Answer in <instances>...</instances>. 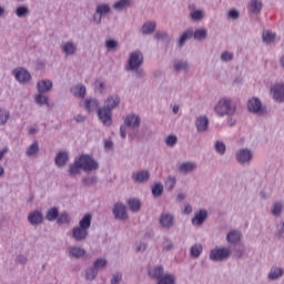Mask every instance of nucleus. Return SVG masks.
I'll list each match as a JSON object with an SVG mask.
<instances>
[{"instance_id": "1", "label": "nucleus", "mask_w": 284, "mask_h": 284, "mask_svg": "<svg viewBox=\"0 0 284 284\" xmlns=\"http://www.w3.org/2000/svg\"><path fill=\"white\" fill-rule=\"evenodd\" d=\"M119 103H121L119 95H112L106 99L104 108L98 109V118L101 120L103 125H112V110L118 108Z\"/></svg>"}, {"instance_id": "2", "label": "nucleus", "mask_w": 284, "mask_h": 284, "mask_svg": "<svg viewBox=\"0 0 284 284\" xmlns=\"http://www.w3.org/2000/svg\"><path fill=\"white\" fill-rule=\"evenodd\" d=\"M99 164L90 155H81L78 160L74 161V164L70 166L69 172L71 176H77L81 173V170L84 172H92V170H98Z\"/></svg>"}, {"instance_id": "3", "label": "nucleus", "mask_w": 284, "mask_h": 284, "mask_svg": "<svg viewBox=\"0 0 284 284\" xmlns=\"http://www.w3.org/2000/svg\"><path fill=\"white\" fill-rule=\"evenodd\" d=\"M92 225V215L90 213L84 214L80 220L79 226L72 230V236L75 241H85L88 239V230Z\"/></svg>"}, {"instance_id": "4", "label": "nucleus", "mask_w": 284, "mask_h": 284, "mask_svg": "<svg viewBox=\"0 0 284 284\" xmlns=\"http://www.w3.org/2000/svg\"><path fill=\"white\" fill-rule=\"evenodd\" d=\"M37 88L39 94L36 97V103H38V105H50L48 97H44L42 94L52 90V81L42 80L38 82Z\"/></svg>"}, {"instance_id": "5", "label": "nucleus", "mask_w": 284, "mask_h": 284, "mask_svg": "<svg viewBox=\"0 0 284 284\" xmlns=\"http://www.w3.org/2000/svg\"><path fill=\"white\" fill-rule=\"evenodd\" d=\"M214 110L217 116H232L236 112V106L232 105L230 99H222L217 102Z\"/></svg>"}, {"instance_id": "6", "label": "nucleus", "mask_w": 284, "mask_h": 284, "mask_svg": "<svg viewBox=\"0 0 284 284\" xmlns=\"http://www.w3.org/2000/svg\"><path fill=\"white\" fill-rule=\"evenodd\" d=\"M149 276H151V278H156L158 284H174V281H176V278L172 274L163 275V268L161 266L150 270Z\"/></svg>"}, {"instance_id": "7", "label": "nucleus", "mask_w": 284, "mask_h": 284, "mask_svg": "<svg viewBox=\"0 0 284 284\" xmlns=\"http://www.w3.org/2000/svg\"><path fill=\"white\" fill-rule=\"evenodd\" d=\"M141 124V118L134 114H129L124 119V125H121L120 128V134L122 139H125L128 128H139Z\"/></svg>"}, {"instance_id": "8", "label": "nucleus", "mask_w": 284, "mask_h": 284, "mask_svg": "<svg viewBox=\"0 0 284 284\" xmlns=\"http://www.w3.org/2000/svg\"><path fill=\"white\" fill-rule=\"evenodd\" d=\"M192 37H194V39H196L197 41L206 39L207 30L197 29L195 30V32H193L192 30H186L180 38V45H185V41H187V39H192Z\"/></svg>"}, {"instance_id": "9", "label": "nucleus", "mask_w": 284, "mask_h": 284, "mask_svg": "<svg viewBox=\"0 0 284 284\" xmlns=\"http://www.w3.org/2000/svg\"><path fill=\"white\" fill-rule=\"evenodd\" d=\"M232 251L227 247L215 248L211 251L210 258L211 261H226L230 258Z\"/></svg>"}, {"instance_id": "10", "label": "nucleus", "mask_w": 284, "mask_h": 284, "mask_svg": "<svg viewBox=\"0 0 284 284\" xmlns=\"http://www.w3.org/2000/svg\"><path fill=\"white\" fill-rule=\"evenodd\" d=\"M140 65H143V53L135 51L130 55L126 70H136V68H140Z\"/></svg>"}, {"instance_id": "11", "label": "nucleus", "mask_w": 284, "mask_h": 284, "mask_svg": "<svg viewBox=\"0 0 284 284\" xmlns=\"http://www.w3.org/2000/svg\"><path fill=\"white\" fill-rule=\"evenodd\" d=\"M271 92L273 93L274 101H277V103L284 102V84L283 83H276L271 89Z\"/></svg>"}, {"instance_id": "12", "label": "nucleus", "mask_w": 284, "mask_h": 284, "mask_svg": "<svg viewBox=\"0 0 284 284\" xmlns=\"http://www.w3.org/2000/svg\"><path fill=\"white\" fill-rule=\"evenodd\" d=\"M113 214L115 219H120L121 221L128 220V209L125 205L121 203H116L113 207Z\"/></svg>"}, {"instance_id": "13", "label": "nucleus", "mask_w": 284, "mask_h": 284, "mask_svg": "<svg viewBox=\"0 0 284 284\" xmlns=\"http://www.w3.org/2000/svg\"><path fill=\"white\" fill-rule=\"evenodd\" d=\"M13 74H14L17 81H19V83H28V81H30V79H32L30 73L23 68L16 69L13 71Z\"/></svg>"}, {"instance_id": "14", "label": "nucleus", "mask_w": 284, "mask_h": 284, "mask_svg": "<svg viewBox=\"0 0 284 284\" xmlns=\"http://www.w3.org/2000/svg\"><path fill=\"white\" fill-rule=\"evenodd\" d=\"M236 159H237L239 163H247V162L252 161V151H250L247 149H242L237 153Z\"/></svg>"}, {"instance_id": "15", "label": "nucleus", "mask_w": 284, "mask_h": 284, "mask_svg": "<svg viewBox=\"0 0 284 284\" xmlns=\"http://www.w3.org/2000/svg\"><path fill=\"white\" fill-rule=\"evenodd\" d=\"M205 219H207V211L201 210L193 219V225H203L205 223Z\"/></svg>"}, {"instance_id": "16", "label": "nucleus", "mask_w": 284, "mask_h": 284, "mask_svg": "<svg viewBox=\"0 0 284 284\" xmlns=\"http://www.w3.org/2000/svg\"><path fill=\"white\" fill-rule=\"evenodd\" d=\"M28 221L29 223H31V225H39V223H42L43 221V214H41V212H32L29 214L28 216Z\"/></svg>"}, {"instance_id": "17", "label": "nucleus", "mask_w": 284, "mask_h": 284, "mask_svg": "<svg viewBox=\"0 0 284 284\" xmlns=\"http://www.w3.org/2000/svg\"><path fill=\"white\" fill-rule=\"evenodd\" d=\"M195 125L197 128V132H205L207 130V125H210V120H207V116H200Z\"/></svg>"}, {"instance_id": "18", "label": "nucleus", "mask_w": 284, "mask_h": 284, "mask_svg": "<svg viewBox=\"0 0 284 284\" xmlns=\"http://www.w3.org/2000/svg\"><path fill=\"white\" fill-rule=\"evenodd\" d=\"M247 106H248L250 112H255V113L261 112V108H262L261 100L253 98V99L248 100Z\"/></svg>"}, {"instance_id": "19", "label": "nucleus", "mask_w": 284, "mask_h": 284, "mask_svg": "<svg viewBox=\"0 0 284 284\" xmlns=\"http://www.w3.org/2000/svg\"><path fill=\"white\" fill-rule=\"evenodd\" d=\"M162 227H172L174 224V217L171 214H163L160 219Z\"/></svg>"}, {"instance_id": "20", "label": "nucleus", "mask_w": 284, "mask_h": 284, "mask_svg": "<svg viewBox=\"0 0 284 284\" xmlns=\"http://www.w3.org/2000/svg\"><path fill=\"white\" fill-rule=\"evenodd\" d=\"M150 179V172L142 171L133 174V180L136 183H143L144 181H148Z\"/></svg>"}, {"instance_id": "21", "label": "nucleus", "mask_w": 284, "mask_h": 284, "mask_svg": "<svg viewBox=\"0 0 284 284\" xmlns=\"http://www.w3.org/2000/svg\"><path fill=\"white\" fill-rule=\"evenodd\" d=\"M262 8H263V3L258 0H251V3L248 4V10L254 14H258Z\"/></svg>"}, {"instance_id": "22", "label": "nucleus", "mask_w": 284, "mask_h": 284, "mask_svg": "<svg viewBox=\"0 0 284 284\" xmlns=\"http://www.w3.org/2000/svg\"><path fill=\"white\" fill-rule=\"evenodd\" d=\"M65 163H68V153L59 152L55 156V165H58V168H63Z\"/></svg>"}, {"instance_id": "23", "label": "nucleus", "mask_w": 284, "mask_h": 284, "mask_svg": "<svg viewBox=\"0 0 284 284\" xmlns=\"http://www.w3.org/2000/svg\"><path fill=\"white\" fill-rule=\"evenodd\" d=\"M85 110L88 112H94V110H99V101L97 99L85 100Z\"/></svg>"}, {"instance_id": "24", "label": "nucleus", "mask_w": 284, "mask_h": 284, "mask_svg": "<svg viewBox=\"0 0 284 284\" xmlns=\"http://www.w3.org/2000/svg\"><path fill=\"white\" fill-rule=\"evenodd\" d=\"M195 169L196 164H194V162H185L179 166L180 172H184V174H187V172H192Z\"/></svg>"}, {"instance_id": "25", "label": "nucleus", "mask_w": 284, "mask_h": 284, "mask_svg": "<svg viewBox=\"0 0 284 284\" xmlns=\"http://www.w3.org/2000/svg\"><path fill=\"white\" fill-rule=\"evenodd\" d=\"M69 254L73 256V258H81V256L85 255V250L74 246L70 248Z\"/></svg>"}, {"instance_id": "26", "label": "nucleus", "mask_w": 284, "mask_h": 284, "mask_svg": "<svg viewBox=\"0 0 284 284\" xmlns=\"http://www.w3.org/2000/svg\"><path fill=\"white\" fill-rule=\"evenodd\" d=\"M62 52H64V54H74L77 52V45L72 42H65L62 45Z\"/></svg>"}, {"instance_id": "27", "label": "nucleus", "mask_w": 284, "mask_h": 284, "mask_svg": "<svg viewBox=\"0 0 284 284\" xmlns=\"http://www.w3.org/2000/svg\"><path fill=\"white\" fill-rule=\"evenodd\" d=\"M156 30V22H146L142 26V33L152 34Z\"/></svg>"}, {"instance_id": "28", "label": "nucleus", "mask_w": 284, "mask_h": 284, "mask_svg": "<svg viewBox=\"0 0 284 284\" xmlns=\"http://www.w3.org/2000/svg\"><path fill=\"white\" fill-rule=\"evenodd\" d=\"M71 92L74 97H79V99H83L85 97V87L84 85H75L71 89Z\"/></svg>"}, {"instance_id": "29", "label": "nucleus", "mask_w": 284, "mask_h": 284, "mask_svg": "<svg viewBox=\"0 0 284 284\" xmlns=\"http://www.w3.org/2000/svg\"><path fill=\"white\" fill-rule=\"evenodd\" d=\"M128 205L132 212H139L141 210V201L139 199L128 200Z\"/></svg>"}, {"instance_id": "30", "label": "nucleus", "mask_w": 284, "mask_h": 284, "mask_svg": "<svg viewBox=\"0 0 284 284\" xmlns=\"http://www.w3.org/2000/svg\"><path fill=\"white\" fill-rule=\"evenodd\" d=\"M226 239L229 243H239V241H241V232L232 231L227 234Z\"/></svg>"}, {"instance_id": "31", "label": "nucleus", "mask_w": 284, "mask_h": 284, "mask_svg": "<svg viewBox=\"0 0 284 284\" xmlns=\"http://www.w3.org/2000/svg\"><path fill=\"white\" fill-rule=\"evenodd\" d=\"M203 252V245L195 244L191 247V256H194V258H199Z\"/></svg>"}, {"instance_id": "32", "label": "nucleus", "mask_w": 284, "mask_h": 284, "mask_svg": "<svg viewBox=\"0 0 284 284\" xmlns=\"http://www.w3.org/2000/svg\"><path fill=\"white\" fill-rule=\"evenodd\" d=\"M264 43H272L276 39V33H272L271 31H264L262 36Z\"/></svg>"}, {"instance_id": "33", "label": "nucleus", "mask_w": 284, "mask_h": 284, "mask_svg": "<svg viewBox=\"0 0 284 284\" xmlns=\"http://www.w3.org/2000/svg\"><path fill=\"white\" fill-rule=\"evenodd\" d=\"M130 0H120L118 2L114 3V9L115 10H125V8H130Z\"/></svg>"}, {"instance_id": "34", "label": "nucleus", "mask_w": 284, "mask_h": 284, "mask_svg": "<svg viewBox=\"0 0 284 284\" xmlns=\"http://www.w3.org/2000/svg\"><path fill=\"white\" fill-rule=\"evenodd\" d=\"M278 276H283V268L274 267L271 270L268 277L274 281L278 278Z\"/></svg>"}, {"instance_id": "35", "label": "nucleus", "mask_w": 284, "mask_h": 284, "mask_svg": "<svg viewBox=\"0 0 284 284\" xmlns=\"http://www.w3.org/2000/svg\"><path fill=\"white\" fill-rule=\"evenodd\" d=\"M59 216V210L57 207H52L47 213L48 221H55Z\"/></svg>"}, {"instance_id": "36", "label": "nucleus", "mask_w": 284, "mask_h": 284, "mask_svg": "<svg viewBox=\"0 0 284 284\" xmlns=\"http://www.w3.org/2000/svg\"><path fill=\"white\" fill-rule=\"evenodd\" d=\"M10 119V112L3 109H0V125H6Z\"/></svg>"}, {"instance_id": "37", "label": "nucleus", "mask_w": 284, "mask_h": 284, "mask_svg": "<svg viewBox=\"0 0 284 284\" xmlns=\"http://www.w3.org/2000/svg\"><path fill=\"white\" fill-rule=\"evenodd\" d=\"M39 152V143L33 142L27 150V156H34Z\"/></svg>"}, {"instance_id": "38", "label": "nucleus", "mask_w": 284, "mask_h": 284, "mask_svg": "<svg viewBox=\"0 0 284 284\" xmlns=\"http://www.w3.org/2000/svg\"><path fill=\"white\" fill-rule=\"evenodd\" d=\"M70 223V215L68 213H62L58 217V225H65Z\"/></svg>"}, {"instance_id": "39", "label": "nucleus", "mask_w": 284, "mask_h": 284, "mask_svg": "<svg viewBox=\"0 0 284 284\" xmlns=\"http://www.w3.org/2000/svg\"><path fill=\"white\" fill-rule=\"evenodd\" d=\"M152 194H153V196H161L163 194V185L162 184H155L152 187Z\"/></svg>"}, {"instance_id": "40", "label": "nucleus", "mask_w": 284, "mask_h": 284, "mask_svg": "<svg viewBox=\"0 0 284 284\" xmlns=\"http://www.w3.org/2000/svg\"><path fill=\"white\" fill-rule=\"evenodd\" d=\"M283 212V203L277 202L274 204V209L272 211L273 216H278Z\"/></svg>"}, {"instance_id": "41", "label": "nucleus", "mask_w": 284, "mask_h": 284, "mask_svg": "<svg viewBox=\"0 0 284 284\" xmlns=\"http://www.w3.org/2000/svg\"><path fill=\"white\" fill-rule=\"evenodd\" d=\"M175 72H181L183 70H187V62L180 61L174 64Z\"/></svg>"}, {"instance_id": "42", "label": "nucleus", "mask_w": 284, "mask_h": 284, "mask_svg": "<svg viewBox=\"0 0 284 284\" xmlns=\"http://www.w3.org/2000/svg\"><path fill=\"white\" fill-rule=\"evenodd\" d=\"M97 12L98 14H108V12H110V7L108 4H101V6H98L97 8Z\"/></svg>"}, {"instance_id": "43", "label": "nucleus", "mask_w": 284, "mask_h": 284, "mask_svg": "<svg viewBox=\"0 0 284 284\" xmlns=\"http://www.w3.org/2000/svg\"><path fill=\"white\" fill-rule=\"evenodd\" d=\"M97 274H98L97 267H94V268H89V270L87 271V280H88V281H92V280L97 278Z\"/></svg>"}, {"instance_id": "44", "label": "nucleus", "mask_w": 284, "mask_h": 284, "mask_svg": "<svg viewBox=\"0 0 284 284\" xmlns=\"http://www.w3.org/2000/svg\"><path fill=\"white\" fill-rule=\"evenodd\" d=\"M174 185H176V178H168L165 182V186L168 187V190H174Z\"/></svg>"}, {"instance_id": "45", "label": "nucleus", "mask_w": 284, "mask_h": 284, "mask_svg": "<svg viewBox=\"0 0 284 284\" xmlns=\"http://www.w3.org/2000/svg\"><path fill=\"white\" fill-rule=\"evenodd\" d=\"M215 150L219 154H225V143L223 142H216L215 143Z\"/></svg>"}, {"instance_id": "46", "label": "nucleus", "mask_w": 284, "mask_h": 284, "mask_svg": "<svg viewBox=\"0 0 284 284\" xmlns=\"http://www.w3.org/2000/svg\"><path fill=\"white\" fill-rule=\"evenodd\" d=\"M105 265H108V262L103 258H99L94 262V267L95 270H101L103 268Z\"/></svg>"}, {"instance_id": "47", "label": "nucleus", "mask_w": 284, "mask_h": 284, "mask_svg": "<svg viewBox=\"0 0 284 284\" xmlns=\"http://www.w3.org/2000/svg\"><path fill=\"white\" fill-rule=\"evenodd\" d=\"M27 12H28V7H18L16 9L17 17H26Z\"/></svg>"}, {"instance_id": "48", "label": "nucleus", "mask_w": 284, "mask_h": 284, "mask_svg": "<svg viewBox=\"0 0 284 284\" xmlns=\"http://www.w3.org/2000/svg\"><path fill=\"white\" fill-rule=\"evenodd\" d=\"M176 141H178L176 135H169L166 138L165 143L166 145H170V148H172L173 145H176Z\"/></svg>"}, {"instance_id": "49", "label": "nucleus", "mask_w": 284, "mask_h": 284, "mask_svg": "<svg viewBox=\"0 0 284 284\" xmlns=\"http://www.w3.org/2000/svg\"><path fill=\"white\" fill-rule=\"evenodd\" d=\"M191 19H193V21H201V19H203V11H194L191 13Z\"/></svg>"}, {"instance_id": "50", "label": "nucleus", "mask_w": 284, "mask_h": 284, "mask_svg": "<svg viewBox=\"0 0 284 284\" xmlns=\"http://www.w3.org/2000/svg\"><path fill=\"white\" fill-rule=\"evenodd\" d=\"M221 59L222 61H232V59H234V54L230 52H223Z\"/></svg>"}, {"instance_id": "51", "label": "nucleus", "mask_w": 284, "mask_h": 284, "mask_svg": "<svg viewBox=\"0 0 284 284\" xmlns=\"http://www.w3.org/2000/svg\"><path fill=\"white\" fill-rule=\"evenodd\" d=\"M122 278H123V275L118 273V274L113 275V277L111 280V284H119V283H121Z\"/></svg>"}, {"instance_id": "52", "label": "nucleus", "mask_w": 284, "mask_h": 284, "mask_svg": "<svg viewBox=\"0 0 284 284\" xmlns=\"http://www.w3.org/2000/svg\"><path fill=\"white\" fill-rule=\"evenodd\" d=\"M229 17H230V19H233V21H235V19H239L240 13H239V11L232 9L229 11Z\"/></svg>"}, {"instance_id": "53", "label": "nucleus", "mask_w": 284, "mask_h": 284, "mask_svg": "<svg viewBox=\"0 0 284 284\" xmlns=\"http://www.w3.org/2000/svg\"><path fill=\"white\" fill-rule=\"evenodd\" d=\"M105 45H106L108 50H114V48H116L118 43L114 40H108Z\"/></svg>"}, {"instance_id": "54", "label": "nucleus", "mask_w": 284, "mask_h": 284, "mask_svg": "<svg viewBox=\"0 0 284 284\" xmlns=\"http://www.w3.org/2000/svg\"><path fill=\"white\" fill-rule=\"evenodd\" d=\"M83 183H84V185H92V183H97V179H94V178L84 179Z\"/></svg>"}, {"instance_id": "55", "label": "nucleus", "mask_w": 284, "mask_h": 284, "mask_svg": "<svg viewBox=\"0 0 284 284\" xmlns=\"http://www.w3.org/2000/svg\"><path fill=\"white\" fill-rule=\"evenodd\" d=\"M104 148H105V150H112V142L110 140H105Z\"/></svg>"}, {"instance_id": "56", "label": "nucleus", "mask_w": 284, "mask_h": 284, "mask_svg": "<svg viewBox=\"0 0 284 284\" xmlns=\"http://www.w3.org/2000/svg\"><path fill=\"white\" fill-rule=\"evenodd\" d=\"M184 214H192V205L186 204L184 207Z\"/></svg>"}, {"instance_id": "57", "label": "nucleus", "mask_w": 284, "mask_h": 284, "mask_svg": "<svg viewBox=\"0 0 284 284\" xmlns=\"http://www.w3.org/2000/svg\"><path fill=\"white\" fill-rule=\"evenodd\" d=\"M155 37H156V39H165V37H168V33H165V32H158L155 34Z\"/></svg>"}, {"instance_id": "58", "label": "nucleus", "mask_w": 284, "mask_h": 284, "mask_svg": "<svg viewBox=\"0 0 284 284\" xmlns=\"http://www.w3.org/2000/svg\"><path fill=\"white\" fill-rule=\"evenodd\" d=\"M75 121H77V123H83V121H85V116L84 115H78L75 118Z\"/></svg>"}, {"instance_id": "59", "label": "nucleus", "mask_w": 284, "mask_h": 284, "mask_svg": "<svg viewBox=\"0 0 284 284\" xmlns=\"http://www.w3.org/2000/svg\"><path fill=\"white\" fill-rule=\"evenodd\" d=\"M7 153L8 149L0 150V161L3 159V156H6Z\"/></svg>"}, {"instance_id": "60", "label": "nucleus", "mask_w": 284, "mask_h": 284, "mask_svg": "<svg viewBox=\"0 0 284 284\" xmlns=\"http://www.w3.org/2000/svg\"><path fill=\"white\" fill-rule=\"evenodd\" d=\"M145 247V244H140L136 248V252H144Z\"/></svg>"}, {"instance_id": "61", "label": "nucleus", "mask_w": 284, "mask_h": 284, "mask_svg": "<svg viewBox=\"0 0 284 284\" xmlns=\"http://www.w3.org/2000/svg\"><path fill=\"white\" fill-rule=\"evenodd\" d=\"M172 247H174V244L170 243V244H168L166 246H164V250H165L166 252H170V250H172Z\"/></svg>"}, {"instance_id": "62", "label": "nucleus", "mask_w": 284, "mask_h": 284, "mask_svg": "<svg viewBox=\"0 0 284 284\" xmlns=\"http://www.w3.org/2000/svg\"><path fill=\"white\" fill-rule=\"evenodd\" d=\"M29 134H37V129L34 126H31L29 129Z\"/></svg>"}, {"instance_id": "63", "label": "nucleus", "mask_w": 284, "mask_h": 284, "mask_svg": "<svg viewBox=\"0 0 284 284\" xmlns=\"http://www.w3.org/2000/svg\"><path fill=\"white\" fill-rule=\"evenodd\" d=\"M183 199H185V194L180 193V194L178 195V201H183Z\"/></svg>"}, {"instance_id": "64", "label": "nucleus", "mask_w": 284, "mask_h": 284, "mask_svg": "<svg viewBox=\"0 0 284 284\" xmlns=\"http://www.w3.org/2000/svg\"><path fill=\"white\" fill-rule=\"evenodd\" d=\"M173 112H174V114H179V105L173 106Z\"/></svg>"}]
</instances>
